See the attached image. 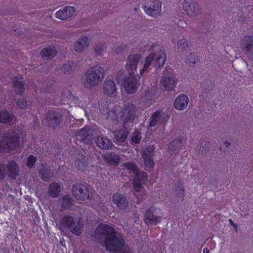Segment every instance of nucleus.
I'll return each instance as SVG.
<instances>
[{"label": "nucleus", "instance_id": "72a5a7b5", "mask_svg": "<svg viewBox=\"0 0 253 253\" xmlns=\"http://www.w3.org/2000/svg\"><path fill=\"white\" fill-rule=\"evenodd\" d=\"M155 67L156 68H160L165 64L166 61V54L165 51L160 50L156 55Z\"/></svg>", "mask_w": 253, "mask_h": 253}, {"label": "nucleus", "instance_id": "423d86ee", "mask_svg": "<svg viewBox=\"0 0 253 253\" xmlns=\"http://www.w3.org/2000/svg\"><path fill=\"white\" fill-rule=\"evenodd\" d=\"M72 192L75 199L85 201L90 199L89 190L86 185L77 182L72 187Z\"/></svg>", "mask_w": 253, "mask_h": 253}, {"label": "nucleus", "instance_id": "f257e3e1", "mask_svg": "<svg viewBox=\"0 0 253 253\" xmlns=\"http://www.w3.org/2000/svg\"><path fill=\"white\" fill-rule=\"evenodd\" d=\"M97 234L104 235V245L106 251L110 253H118L125 246L122 236L112 226L100 223L96 229Z\"/></svg>", "mask_w": 253, "mask_h": 253}, {"label": "nucleus", "instance_id": "a211bd4d", "mask_svg": "<svg viewBox=\"0 0 253 253\" xmlns=\"http://www.w3.org/2000/svg\"><path fill=\"white\" fill-rule=\"evenodd\" d=\"M148 179V176L146 172H142L136 173L132 182L133 188L136 192L141 191L143 185L145 184Z\"/></svg>", "mask_w": 253, "mask_h": 253}, {"label": "nucleus", "instance_id": "2eb2a0df", "mask_svg": "<svg viewBox=\"0 0 253 253\" xmlns=\"http://www.w3.org/2000/svg\"><path fill=\"white\" fill-rule=\"evenodd\" d=\"M183 8L190 16H195L199 11V5L195 0H184Z\"/></svg>", "mask_w": 253, "mask_h": 253}, {"label": "nucleus", "instance_id": "aec40b11", "mask_svg": "<svg viewBox=\"0 0 253 253\" xmlns=\"http://www.w3.org/2000/svg\"><path fill=\"white\" fill-rule=\"evenodd\" d=\"M8 177L15 179L19 175V167L13 160L10 161L6 165Z\"/></svg>", "mask_w": 253, "mask_h": 253}, {"label": "nucleus", "instance_id": "a19ab883", "mask_svg": "<svg viewBox=\"0 0 253 253\" xmlns=\"http://www.w3.org/2000/svg\"><path fill=\"white\" fill-rule=\"evenodd\" d=\"M37 161V158L34 155L31 154L28 157L27 159L26 166L29 169H32L34 167Z\"/></svg>", "mask_w": 253, "mask_h": 253}, {"label": "nucleus", "instance_id": "13d9d810", "mask_svg": "<svg viewBox=\"0 0 253 253\" xmlns=\"http://www.w3.org/2000/svg\"><path fill=\"white\" fill-rule=\"evenodd\" d=\"M123 253H132L129 251H126V252H123Z\"/></svg>", "mask_w": 253, "mask_h": 253}, {"label": "nucleus", "instance_id": "2f4dec72", "mask_svg": "<svg viewBox=\"0 0 253 253\" xmlns=\"http://www.w3.org/2000/svg\"><path fill=\"white\" fill-rule=\"evenodd\" d=\"M91 135L92 130L86 126L80 129L77 133V136L80 138L81 140L84 142L89 139L91 137Z\"/></svg>", "mask_w": 253, "mask_h": 253}, {"label": "nucleus", "instance_id": "f704fd0d", "mask_svg": "<svg viewBox=\"0 0 253 253\" xmlns=\"http://www.w3.org/2000/svg\"><path fill=\"white\" fill-rule=\"evenodd\" d=\"M73 206V200L70 195H65L62 197L61 208L63 209H71Z\"/></svg>", "mask_w": 253, "mask_h": 253}, {"label": "nucleus", "instance_id": "dca6fc26", "mask_svg": "<svg viewBox=\"0 0 253 253\" xmlns=\"http://www.w3.org/2000/svg\"><path fill=\"white\" fill-rule=\"evenodd\" d=\"M85 152L83 150L79 151L75 162L77 169L83 171L85 173L88 171L87 169L88 159L85 157Z\"/></svg>", "mask_w": 253, "mask_h": 253}, {"label": "nucleus", "instance_id": "de8ad7c7", "mask_svg": "<svg viewBox=\"0 0 253 253\" xmlns=\"http://www.w3.org/2000/svg\"><path fill=\"white\" fill-rule=\"evenodd\" d=\"M105 45L104 44H97L94 46V51L97 55H100L102 51L104 50Z\"/></svg>", "mask_w": 253, "mask_h": 253}, {"label": "nucleus", "instance_id": "6e6552de", "mask_svg": "<svg viewBox=\"0 0 253 253\" xmlns=\"http://www.w3.org/2000/svg\"><path fill=\"white\" fill-rule=\"evenodd\" d=\"M162 2L157 0H147L142 7L146 14L155 17L161 13Z\"/></svg>", "mask_w": 253, "mask_h": 253}, {"label": "nucleus", "instance_id": "7ed1b4c3", "mask_svg": "<svg viewBox=\"0 0 253 253\" xmlns=\"http://www.w3.org/2000/svg\"><path fill=\"white\" fill-rule=\"evenodd\" d=\"M136 111L137 109L135 104L127 103L121 110L119 113L120 118H118L115 110L110 111L108 116L110 115V114L112 113L113 114L112 120L116 121L117 123L122 121L123 125L124 126H126L128 124H133L136 117Z\"/></svg>", "mask_w": 253, "mask_h": 253}, {"label": "nucleus", "instance_id": "b1692460", "mask_svg": "<svg viewBox=\"0 0 253 253\" xmlns=\"http://www.w3.org/2000/svg\"><path fill=\"white\" fill-rule=\"evenodd\" d=\"M95 141L98 147L104 150L111 149L113 145L110 139L102 135L98 136L96 138Z\"/></svg>", "mask_w": 253, "mask_h": 253}, {"label": "nucleus", "instance_id": "5fc2aeb1", "mask_svg": "<svg viewBox=\"0 0 253 253\" xmlns=\"http://www.w3.org/2000/svg\"><path fill=\"white\" fill-rule=\"evenodd\" d=\"M203 253H210V251L208 248H205L203 250Z\"/></svg>", "mask_w": 253, "mask_h": 253}, {"label": "nucleus", "instance_id": "7c9ffc66", "mask_svg": "<svg viewBox=\"0 0 253 253\" xmlns=\"http://www.w3.org/2000/svg\"><path fill=\"white\" fill-rule=\"evenodd\" d=\"M103 158L108 163L115 166H118L120 161L119 156L114 152L105 154Z\"/></svg>", "mask_w": 253, "mask_h": 253}, {"label": "nucleus", "instance_id": "603ef678", "mask_svg": "<svg viewBox=\"0 0 253 253\" xmlns=\"http://www.w3.org/2000/svg\"><path fill=\"white\" fill-rule=\"evenodd\" d=\"M125 49V47L123 45H121L119 46L116 50L115 52L116 53L118 54L119 52L123 51Z\"/></svg>", "mask_w": 253, "mask_h": 253}, {"label": "nucleus", "instance_id": "c03bdc74", "mask_svg": "<svg viewBox=\"0 0 253 253\" xmlns=\"http://www.w3.org/2000/svg\"><path fill=\"white\" fill-rule=\"evenodd\" d=\"M154 90L151 88L147 89L144 94V97L146 100L150 101L152 100L153 98L155 95Z\"/></svg>", "mask_w": 253, "mask_h": 253}, {"label": "nucleus", "instance_id": "473e14b6", "mask_svg": "<svg viewBox=\"0 0 253 253\" xmlns=\"http://www.w3.org/2000/svg\"><path fill=\"white\" fill-rule=\"evenodd\" d=\"M14 91L18 94L22 96L24 91V85L25 82L21 81L18 77H14L13 80Z\"/></svg>", "mask_w": 253, "mask_h": 253}, {"label": "nucleus", "instance_id": "6ab92c4d", "mask_svg": "<svg viewBox=\"0 0 253 253\" xmlns=\"http://www.w3.org/2000/svg\"><path fill=\"white\" fill-rule=\"evenodd\" d=\"M76 9L74 6H65L62 9L58 10L55 13V17L60 20H66L72 17L75 13Z\"/></svg>", "mask_w": 253, "mask_h": 253}, {"label": "nucleus", "instance_id": "ddd939ff", "mask_svg": "<svg viewBox=\"0 0 253 253\" xmlns=\"http://www.w3.org/2000/svg\"><path fill=\"white\" fill-rule=\"evenodd\" d=\"M241 46L247 58L253 60V35L245 36L242 40Z\"/></svg>", "mask_w": 253, "mask_h": 253}, {"label": "nucleus", "instance_id": "f3484780", "mask_svg": "<svg viewBox=\"0 0 253 253\" xmlns=\"http://www.w3.org/2000/svg\"><path fill=\"white\" fill-rule=\"evenodd\" d=\"M112 202L121 211L125 210L128 206L126 197L123 194L116 192L112 196Z\"/></svg>", "mask_w": 253, "mask_h": 253}, {"label": "nucleus", "instance_id": "c85d7f7f", "mask_svg": "<svg viewBox=\"0 0 253 253\" xmlns=\"http://www.w3.org/2000/svg\"><path fill=\"white\" fill-rule=\"evenodd\" d=\"M60 192L61 187L58 183L53 182L49 184L48 193L50 197L54 198H57L59 196Z\"/></svg>", "mask_w": 253, "mask_h": 253}, {"label": "nucleus", "instance_id": "1a4fd4ad", "mask_svg": "<svg viewBox=\"0 0 253 253\" xmlns=\"http://www.w3.org/2000/svg\"><path fill=\"white\" fill-rule=\"evenodd\" d=\"M45 120L48 126L55 129L61 125L63 116L59 112L50 110L46 113Z\"/></svg>", "mask_w": 253, "mask_h": 253}, {"label": "nucleus", "instance_id": "4be33fe9", "mask_svg": "<svg viewBox=\"0 0 253 253\" xmlns=\"http://www.w3.org/2000/svg\"><path fill=\"white\" fill-rule=\"evenodd\" d=\"M189 103V99L186 95L181 94L175 99L174 102V107L177 110L184 109Z\"/></svg>", "mask_w": 253, "mask_h": 253}, {"label": "nucleus", "instance_id": "20e7f679", "mask_svg": "<svg viewBox=\"0 0 253 253\" xmlns=\"http://www.w3.org/2000/svg\"><path fill=\"white\" fill-rule=\"evenodd\" d=\"M104 69L99 66H95L88 69L85 74V81L84 86L89 87L96 86L103 78Z\"/></svg>", "mask_w": 253, "mask_h": 253}, {"label": "nucleus", "instance_id": "a18cd8bd", "mask_svg": "<svg viewBox=\"0 0 253 253\" xmlns=\"http://www.w3.org/2000/svg\"><path fill=\"white\" fill-rule=\"evenodd\" d=\"M14 100L18 107L21 109H25L27 108V102L24 99H17L16 98H14Z\"/></svg>", "mask_w": 253, "mask_h": 253}, {"label": "nucleus", "instance_id": "c9c22d12", "mask_svg": "<svg viewBox=\"0 0 253 253\" xmlns=\"http://www.w3.org/2000/svg\"><path fill=\"white\" fill-rule=\"evenodd\" d=\"M155 58V54L154 53H151L145 58L143 68L140 70V74L141 75H142L147 70L148 68L151 65L152 62L154 60Z\"/></svg>", "mask_w": 253, "mask_h": 253}, {"label": "nucleus", "instance_id": "864d4df0", "mask_svg": "<svg viewBox=\"0 0 253 253\" xmlns=\"http://www.w3.org/2000/svg\"><path fill=\"white\" fill-rule=\"evenodd\" d=\"M208 145H206L207 146V149H205V151H203V149H202V150L201 151V153L202 155L205 154L206 153H207V151L209 149V147L208 146H209V144H210V142L209 141H208V143H207ZM203 149H204V147H203Z\"/></svg>", "mask_w": 253, "mask_h": 253}, {"label": "nucleus", "instance_id": "bb28decb", "mask_svg": "<svg viewBox=\"0 0 253 253\" xmlns=\"http://www.w3.org/2000/svg\"><path fill=\"white\" fill-rule=\"evenodd\" d=\"M57 53L54 46H48L43 48L41 51V55L44 59H50L54 58Z\"/></svg>", "mask_w": 253, "mask_h": 253}, {"label": "nucleus", "instance_id": "4d7b16f0", "mask_svg": "<svg viewBox=\"0 0 253 253\" xmlns=\"http://www.w3.org/2000/svg\"><path fill=\"white\" fill-rule=\"evenodd\" d=\"M224 144H225V145H226V147H228V146L230 145V143H228V142H227L226 141H225L224 142Z\"/></svg>", "mask_w": 253, "mask_h": 253}, {"label": "nucleus", "instance_id": "4c0bfd02", "mask_svg": "<svg viewBox=\"0 0 253 253\" xmlns=\"http://www.w3.org/2000/svg\"><path fill=\"white\" fill-rule=\"evenodd\" d=\"M75 66L76 64L74 62L68 63L62 66L61 70L65 74H70Z\"/></svg>", "mask_w": 253, "mask_h": 253}, {"label": "nucleus", "instance_id": "bf43d9fd", "mask_svg": "<svg viewBox=\"0 0 253 253\" xmlns=\"http://www.w3.org/2000/svg\"><path fill=\"white\" fill-rule=\"evenodd\" d=\"M81 253H89L87 251H84L82 252Z\"/></svg>", "mask_w": 253, "mask_h": 253}, {"label": "nucleus", "instance_id": "9b49d317", "mask_svg": "<svg viewBox=\"0 0 253 253\" xmlns=\"http://www.w3.org/2000/svg\"><path fill=\"white\" fill-rule=\"evenodd\" d=\"M155 148L154 146H147L143 151L142 157L145 167L147 169H152L154 167V157L155 155Z\"/></svg>", "mask_w": 253, "mask_h": 253}, {"label": "nucleus", "instance_id": "cd10ccee", "mask_svg": "<svg viewBox=\"0 0 253 253\" xmlns=\"http://www.w3.org/2000/svg\"><path fill=\"white\" fill-rule=\"evenodd\" d=\"M89 43L88 38L85 36H83L75 43L74 50L78 52H81L88 46Z\"/></svg>", "mask_w": 253, "mask_h": 253}, {"label": "nucleus", "instance_id": "e433bc0d", "mask_svg": "<svg viewBox=\"0 0 253 253\" xmlns=\"http://www.w3.org/2000/svg\"><path fill=\"white\" fill-rule=\"evenodd\" d=\"M123 168L129 170V173L132 172L135 174L139 173L138 168L136 164L132 162H125L123 165Z\"/></svg>", "mask_w": 253, "mask_h": 253}, {"label": "nucleus", "instance_id": "3c124183", "mask_svg": "<svg viewBox=\"0 0 253 253\" xmlns=\"http://www.w3.org/2000/svg\"><path fill=\"white\" fill-rule=\"evenodd\" d=\"M178 26L180 28H184L187 26V24L184 21H179L178 23Z\"/></svg>", "mask_w": 253, "mask_h": 253}, {"label": "nucleus", "instance_id": "f03ea898", "mask_svg": "<svg viewBox=\"0 0 253 253\" xmlns=\"http://www.w3.org/2000/svg\"><path fill=\"white\" fill-rule=\"evenodd\" d=\"M20 146L19 134L13 130L4 133L0 139V153H10L16 150Z\"/></svg>", "mask_w": 253, "mask_h": 253}, {"label": "nucleus", "instance_id": "393cba45", "mask_svg": "<svg viewBox=\"0 0 253 253\" xmlns=\"http://www.w3.org/2000/svg\"><path fill=\"white\" fill-rule=\"evenodd\" d=\"M123 127L114 132V138L118 142H125L129 134V129L123 125Z\"/></svg>", "mask_w": 253, "mask_h": 253}, {"label": "nucleus", "instance_id": "5701e85b", "mask_svg": "<svg viewBox=\"0 0 253 253\" xmlns=\"http://www.w3.org/2000/svg\"><path fill=\"white\" fill-rule=\"evenodd\" d=\"M183 145V137H177L174 140H173L169 144L168 148L169 153L172 154H176L181 149Z\"/></svg>", "mask_w": 253, "mask_h": 253}, {"label": "nucleus", "instance_id": "37998d69", "mask_svg": "<svg viewBox=\"0 0 253 253\" xmlns=\"http://www.w3.org/2000/svg\"><path fill=\"white\" fill-rule=\"evenodd\" d=\"M39 173L41 174V178L42 180L45 181H49L50 177L49 176V171L47 169H42L39 171Z\"/></svg>", "mask_w": 253, "mask_h": 253}, {"label": "nucleus", "instance_id": "8fccbe9b", "mask_svg": "<svg viewBox=\"0 0 253 253\" xmlns=\"http://www.w3.org/2000/svg\"><path fill=\"white\" fill-rule=\"evenodd\" d=\"M206 83L208 84H209V85L208 86V87L207 88L205 87V89L206 90H211V89L212 88L213 86H214L213 84L211 81H207Z\"/></svg>", "mask_w": 253, "mask_h": 253}, {"label": "nucleus", "instance_id": "6e6d98bb", "mask_svg": "<svg viewBox=\"0 0 253 253\" xmlns=\"http://www.w3.org/2000/svg\"><path fill=\"white\" fill-rule=\"evenodd\" d=\"M229 222H230V223L231 224H232V225H233V226H234V223H233V221H232V220L231 219H230L229 220ZM235 227H236V225H235Z\"/></svg>", "mask_w": 253, "mask_h": 253}, {"label": "nucleus", "instance_id": "f8f14e48", "mask_svg": "<svg viewBox=\"0 0 253 253\" xmlns=\"http://www.w3.org/2000/svg\"><path fill=\"white\" fill-rule=\"evenodd\" d=\"M169 119V115L162 110L155 111L150 117L149 120L148 127L155 126L161 123H166Z\"/></svg>", "mask_w": 253, "mask_h": 253}, {"label": "nucleus", "instance_id": "a878e982", "mask_svg": "<svg viewBox=\"0 0 253 253\" xmlns=\"http://www.w3.org/2000/svg\"><path fill=\"white\" fill-rule=\"evenodd\" d=\"M103 92L105 95L110 96L116 91V87L113 79L106 80L103 84Z\"/></svg>", "mask_w": 253, "mask_h": 253}, {"label": "nucleus", "instance_id": "ea45409f", "mask_svg": "<svg viewBox=\"0 0 253 253\" xmlns=\"http://www.w3.org/2000/svg\"><path fill=\"white\" fill-rule=\"evenodd\" d=\"M177 46L179 51H184L186 50L188 46V40L187 39L179 40L177 42Z\"/></svg>", "mask_w": 253, "mask_h": 253}, {"label": "nucleus", "instance_id": "412c9836", "mask_svg": "<svg viewBox=\"0 0 253 253\" xmlns=\"http://www.w3.org/2000/svg\"><path fill=\"white\" fill-rule=\"evenodd\" d=\"M177 80L174 77L164 76L160 82L161 84L167 90H172L175 87Z\"/></svg>", "mask_w": 253, "mask_h": 253}, {"label": "nucleus", "instance_id": "4468645a", "mask_svg": "<svg viewBox=\"0 0 253 253\" xmlns=\"http://www.w3.org/2000/svg\"><path fill=\"white\" fill-rule=\"evenodd\" d=\"M141 59V55L139 54H134L129 55L126 61V69L129 75H134L136 72L137 66Z\"/></svg>", "mask_w": 253, "mask_h": 253}, {"label": "nucleus", "instance_id": "39448f33", "mask_svg": "<svg viewBox=\"0 0 253 253\" xmlns=\"http://www.w3.org/2000/svg\"><path fill=\"white\" fill-rule=\"evenodd\" d=\"M82 226L76 224L74 218L68 214L64 215L59 222V229L61 231L69 230L73 234L80 236L82 233Z\"/></svg>", "mask_w": 253, "mask_h": 253}, {"label": "nucleus", "instance_id": "09e8293b", "mask_svg": "<svg viewBox=\"0 0 253 253\" xmlns=\"http://www.w3.org/2000/svg\"><path fill=\"white\" fill-rule=\"evenodd\" d=\"M176 194L179 197H182L184 195L185 190L183 188H180L178 191L175 190Z\"/></svg>", "mask_w": 253, "mask_h": 253}, {"label": "nucleus", "instance_id": "9d476101", "mask_svg": "<svg viewBox=\"0 0 253 253\" xmlns=\"http://www.w3.org/2000/svg\"><path fill=\"white\" fill-rule=\"evenodd\" d=\"M139 79V78L134 75H129L125 79L123 85L126 92L133 94L137 91L140 85Z\"/></svg>", "mask_w": 253, "mask_h": 253}, {"label": "nucleus", "instance_id": "0eeeda50", "mask_svg": "<svg viewBox=\"0 0 253 253\" xmlns=\"http://www.w3.org/2000/svg\"><path fill=\"white\" fill-rule=\"evenodd\" d=\"M160 210L155 207L148 209L144 215V221L147 225H157L162 220V216L158 215Z\"/></svg>", "mask_w": 253, "mask_h": 253}, {"label": "nucleus", "instance_id": "49530a36", "mask_svg": "<svg viewBox=\"0 0 253 253\" xmlns=\"http://www.w3.org/2000/svg\"><path fill=\"white\" fill-rule=\"evenodd\" d=\"M7 170L3 164L0 163V180H3L6 176Z\"/></svg>", "mask_w": 253, "mask_h": 253}, {"label": "nucleus", "instance_id": "c756f323", "mask_svg": "<svg viewBox=\"0 0 253 253\" xmlns=\"http://www.w3.org/2000/svg\"><path fill=\"white\" fill-rule=\"evenodd\" d=\"M14 115L8 112L6 109L0 111V123L3 124H7L14 119Z\"/></svg>", "mask_w": 253, "mask_h": 253}, {"label": "nucleus", "instance_id": "79ce46f5", "mask_svg": "<svg viewBox=\"0 0 253 253\" xmlns=\"http://www.w3.org/2000/svg\"><path fill=\"white\" fill-rule=\"evenodd\" d=\"M198 58L199 57L196 54L191 53L189 55V57L186 59L185 62L189 65L193 66L198 61Z\"/></svg>", "mask_w": 253, "mask_h": 253}, {"label": "nucleus", "instance_id": "58836bf2", "mask_svg": "<svg viewBox=\"0 0 253 253\" xmlns=\"http://www.w3.org/2000/svg\"><path fill=\"white\" fill-rule=\"evenodd\" d=\"M142 138L141 133L138 130H135L131 137V144H138Z\"/></svg>", "mask_w": 253, "mask_h": 253}]
</instances>
